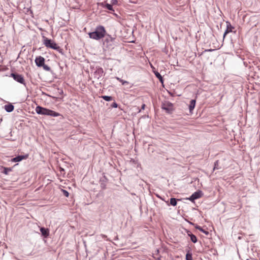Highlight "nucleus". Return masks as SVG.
<instances>
[{
    "instance_id": "nucleus-1",
    "label": "nucleus",
    "mask_w": 260,
    "mask_h": 260,
    "mask_svg": "<svg viewBox=\"0 0 260 260\" xmlns=\"http://www.w3.org/2000/svg\"><path fill=\"white\" fill-rule=\"evenodd\" d=\"M106 34L105 27L103 25H99L95 27L94 31L89 32L88 35L90 39L100 40L104 38Z\"/></svg>"
},
{
    "instance_id": "nucleus-2",
    "label": "nucleus",
    "mask_w": 260,
    "mask_h": 260,
    "mask_svg": "<svg viewBox=\"0 0 260 260\" xmlns=\"http://www.w3.org/2000/svg\"><path fill=\"white\" fill-rule=\"evenodd\" d=\"M116 35H114L113 36L106 34L103 40V46L104 50H111L114 49L115 46V40Z\"/></svg>"
},
{
    "instance_id": "nucleus-3",
    "label": "nucleus",
    "mask_w": 260,
    "mask_h": 260,
    "mask_svg": "<svg viewBox=\"0 0 260 260\" xmlns=\"http://www.w3.org/2000/svg\"><path fill=\"white\" fill-rule=\"evenodd\" d=\"M35 110L36 113L40 115H47L52 117H57L60 115L58 112L42 107L40 106H37Z\"/></svg>"
},
{
    "instance_id": "nucleus-4",
    "label": "nucleus",
    "mask_w": 260,
    "mask_h": 260,
    "mask_svg": "<svg viewBox=\"0 0 260 260\" xmlns=\"http://www.w3.org/2000/svg\"><path fill=\"white\" fill-rule=\"evenodd\" d=\"M43 38V44L45 45V46L47 48H49L57 51H59L61 50L59 46L57 45L56 43H55L51 39H49L44 36Z\"/></svg>"
},
{
    "instance_id": "nucleus-5",
    "label": "nucleus",
    "mask_w": 260,
    "mask_h": 260,
    "mask_svg": "<svg viewBox=\"0 0 260 260\" xmlns=\"http://www.w3.org/2000/svg\"><path fill=\"white\" fill-rule=\"evenodd\" d=\"M161 107L168 114L172 113L174 111L173 104L169 101H165L162 103Z\"/></svg>"
},
{
    "instance_id": "nucleus-6",
    "label": "nucleus",
    "mask_w": 260,
    "mask_h": 260,
    "mask_svg": "<svg viewBox=\"0 0 260 260\" xmlns=\"http://www.w3.org/2000/svg\"><path fill=\"white\" fill-rule=\"evenodd\" d=\"M10 77H12L17 82L24 85L25 86H26L24 77L22 75L17 73H12L11 74Z\"/></svg>"
},
{
    "instance_id": "nucleus-7",
    "label": "nucleus",
    "mask_w": 260,
    "mask_h": 260,
    "mask_svg": "<svg viewBox=\"0 0 260 260\" xmlns=\"http://www.w3.org/2000/svg\"><path fill=\"white\" fill-rule=\"evenodd\" d=\"M45 58L41 56H37L35 59V63L38 67H41L45 63Z\"/></svg>"
},
{
    "instance_id": "nucleus-8",
    "label": "nucleus",
    "mask_w": 260,
    "mask_h": 260,
    "mask_svg": "<svg viewBox=\"0 0 260 260\" xmlns=\"http://www.w3.org/2000/svg\"><path fill=\"white\" fill-rule=\"evenodd\" d=\"M40 232L42 236L45 238H47L49 235V230L47 228L41 227L40 228Z\"/></svg>"
},
{
    "instance_id": "nucleus-9",
    "label": "nucleus",
    "mask_w": 260,
    "mask_h": 260,
    "mask_svg": "<svg viewBox=\"0 0 260 260\" xmlns=\"http://www.w3.org/2000/svg\"><path fill=\"white\" fill-rule=\"evenodd\" d=\"M27 156L28 155H18L14 158H13L11 160L13 162H18V161H20L24 159H26L27 158Z\"/></svg>"
},
{
    "instance_id": "nucleus-10",
    "label": "nucleus",
    "mask_w": 260,
    "mask_h": 260,
    "mask_svg": "<svg viewBox=\"0 0 260 260\" xmlns=\"http://www.w3.org/2000/svg\"><path fill=\"white\" fill-rule=\"evenodd\" d=\"M227 26H226V29L225 31V32L223 34V39L225 38V36L229 33L230 32H232L233 31V29H234V27L231 25L230 23L227 22Z\"/></svg>"
},
{
    "instance_id": "nucleus-11",
    "label": "nucleus",
    "mask_w": 260,
    "mask_h": 260,
    "mask_svg": "<svg viewBox=\"0 0 260 260\" xmlns=\"http://www.w3.org/2000/svg\"><path fill=\"white\" fill-rule=\"evenodd\" d=\"M186 233L187 234V235L190 237V240L193 243H196L198 241V239L197 238V237L193 235V234H192V233L188 231V230H186Z\"/></svg>"
},
{
    "instance_id": "nucleus-12",
    "label": "nucleus",
    "mask_w": 260,
    "mask_h": 260,
    "mask_svg": "<svg viewBox=\"0 0 260 260\" xmlns=\"http://www.w3.org/2000/svg\"><path fill=\"white\" fill-rule=\"evenodd\" d=\"M203 194H204L201 190H198V191L193 193L191 195L192 196V198H194V200H197L201 198Z\"/></svg>"
},
{
    "instance_id": "nucleus-13",
    "label": "nucleus",
    "mask_w": 260,
    "mask_h": 260,
    "mask_svg": "<svg viewBox=\"0 0 260 260\" xmlns=\"http://www.w3.org/2000/svg\"><path fill=\"white\" fill-rule=\"evenodd\" d=\"M196 99L191 100L190 101V103H189V107H188L190 112H191L193 111V110L194 109L195 106H196Z\"/></svg>"
},
{
    "instance_id": "nucleus-14",
    "label": "nucleus",
    "mask_w": 260,
    "mask_h": 260,
    "mask_svg": "<svg viewBox=\"0 0 260 260\" xmlns=\"http://www.w3.org/2000/svg\"><path fill=\"white\" fill-rule=\"evenodd\" d=\"M4 108L7 112H11L14 110V106L12 104H9L5 105Z\"/></svg>"
},
{
    "instance_id": "nucleus-15",
    "label": "nucleus",
    "mask_w": 260,
    "mask_h": 260,
    "mask_svg": "<svg viewBox=\"0 0 260 260\" xmlns=\"http://www.w3.org/2000/svg\"><path fill=\"white\" fill-rule=\"evenodd\" d=\"M186 251L187 252L186 255H185V259L186 260H193L192 259V253L190 252V250L189 249H186Z\"/></svg>"
},
{
    "instance_id": "nucleus-16",
    "label": "nucleus",
    "mask_w": 260,
    "mask_h": 260,
    "mask_svg": "<svg viewBox=\"0 0 260 260\" xmlns=\"http://www.w3.org/2000/svg\"><path fill=\"white\" fill-rule=\"evenodd\" d=\"M221 166L220 165V161L219 160H216L214 163V166L213 168V171H215L216 170H221L222 169Z\"/></svg>"
},
{
    "instance_id": "nucleus-17",
    "label": "nucleus",
    "mask_w": 260,
    "mask_h": 260,
    "mask_svg": "<svg viewBox=\"0 0 260 260\" xmlns=\"http://www.w3.org/2000/svg\"><path fill=\"white\" fill-rule=\"evenodd\" d=\"M103 7H105L106 9L110 10V11H113L114 10L113 9L112 5L108 3H106V4H104V3H102L101 4Z\"/></svg>"
},
{
    "instance_id": "nucleus-18",
    "label": "nucleus",
    "mask_w": 260,
    "mask_h": 260,
    "mask_svg": "<svg viewBox=\"0 0 260 260\" xmlns=\"http://www.w3.org/2000/svg\"><path fill=\"white\" fill-rule=\"evenodd\" d=\"M3 170L1 171L2 173H4L6 175L8 174L9 172L12 171V169L11 168H6L2 167Z\"/></svg>"
},
{
    "instance_id": "nucleus-19",
    "label": "nucleus",
    "mask_w": 260,
    "mask_h": 260,
    "mask_svg": "<svg viewBox=\"0 0 260 260\" xmlns=\"http://www.w3.org/2000/svg\"><path fill=\"white\" fill-rule=\"evenodd\" d=\"M196 228L198 230H199L200 231L202 232L204 234H205L206 235H208L209 234V232L207 231H206L204 230L202 227H201L199 225H197L196 226Z\"/></svg>"
},
{
    "instance_id": "nucleus-20",
    "label": "nucleus",
    "mask_w": 260,
    "mask_h": 260,
    "mask_svg": "<svg viewBox=\"0 0 260 260\" xmlns=\"http://www.w3.org/2000/svg\"><path fill=\"white\" fill-rule=\"evenodd\" d=\"M177 199L174 198H172L170 199V205L173 206H175L177 204Z\"/></svg>"
},
{
    "instance_id": "nucleus-21",
    "label": "nucleus",
    "mask_w": 260,
    "mask_h": 260,
    "mask_svg": "<svg viewBox=\"0 0 260 260\" xmlns=\"http://www.w3.org/2000/svg\"><path fill=\"white\" fill-rule=\"evenodd\" d=\"M101 98L105 100L106 101H111L112 100L113 98L111 96H108V95H102Z\"/></svg>"
},
{
    "instance_id": "nucleus-22",
    "label": "nucleus",
    "mask_w": 260,
    "mask_h": 260,
    "mask_svg": "<svg viewBox=\"0 0 260 260\" xmlns=\"http://www.w3.org/2000/svg\"><path fill=\"white\" fill-rule=\"evenodd\" d=\"M107 180H100V182H101V185L103 189H105L106 188V182Z\"/></svg>"
},
{
    "instance_id": "nucleus-23",
    "label": "nucleus",
    "mask_w": 260,
    "mask_h": 260,
    "mask_svg": "<svg viewBox=\"0 0 260 260\" xmlns=\"http://www.w3.org/2000/svg\"><path fill=\"white\" fill-rule=\"evenodd\" d=\"M116 79L120 82L122 85L128 84L129 83L128 81L123 80L119 77H116Z\"/></svg>"
},
{
    "instance_id": "nucleus-24",
    "label": "nucleus",
    "mask_w": 260,
    "mask_h": 260,
    "mask_svg": "<svg viewBox=\"0 0 260 260\" xmlns=\"http://www.w3.org/2000/svg\"><path fill=\"white\" fill-rule=\"evenodd\" d=\"M41 67H43V69L45 71H49V72L51 71V68L47 65L45 64V63Z\"/></svg>"
},
{
    "instance_id": "nucleus-25",
    "label": "nucleus",
    "mask_w": 260,
    "mask_h": 260,
    "mask_svg": "<svg viewBox=\"0 0 260 260\" xmlns=\"http://www.w3.org/2000/svg\"><path fill=\"white\" fill-rule=\"evenodd\" d=\"M61 191L63 193V194L66 197H68L69 196V193L68 191L64 190V189H61Z\"/></svg>"
},
{
    "instance_id": "nucleus-26",
    "label": "nucleus",
    "mask_w": 260,
    "mask_h": 260,
    "mask_svg": "<svg viewBox=\"0 0 260 260\" xmlns=\"http://www.w3.org/2000/svg\"><path fill=\"white\" fill-rule=\"evenodd\" d=\"M155 76L156 77V78H157L158 79V78H161V75H160V74L157 71H153Z\"/></svg>"
},
{
    "instance_id": "nucleus-27",
    "label": "nucleus",
    "mask_w": 260,
    "mask_h": 260,
    "mask_svg": "<svg viewBox=\"0 0 260 260\" xmlns=\"http://www.w3.org/2000/svg\"><path fill=\"white\" fill-rule=\"evenodd\" d=\"M111 107L113 108H117L118 107V104L116 102H114L112 104Z\"/></svg>"
},
{
    "instance_id": "nucleus-28",
    "label": "nucleus",
    "mask_w": 260,
    "mask_h": 260,
    "mask_svg": "<svg viewBox=\"0 0 260 260\" xmlns=\"http://www.w3.org/2000/svg\"><path fill=\"white\" fill-rule=\"evenodd\" d=\"M187 200H189V201H191L192 202H194V198H192V196L191 195L189 198H187Z\"/></svg>"
},
{
    "instance_id": "nucleus-29",
    "label": "nucleus",
    "mask_w": 260,
    "mask_h": 260,
    "mask_svg": "<svg viewBox=\"0 0 260 260\" xmlns=\"http://www.w3.org/2000/svg\"><path fill=\"white\" fill-rule=\"evenodd\" d=\"M118 3V1L117 0H112V5H116Z\"/></svg>"
},
{
    "instance_id": "nucleus-30",
    "label": "nucleus",
    "mask_w": 260,
    "mask_h": 260,
    "mask_svg": "<svg viewBox=\"0 0 260 260\" xmlns=\"http://www.w3.org/2000/svg\"><path fill=\"white\" fill-rule=\"evenodd\" d=\"M98 72H99V73H103V69L102 68L99 69L98 70Z\"/></svg>"
},
{
    "instance_id": "nucleus-31",
    "label": "nucleus",
    "mask_w": 260,
    "mask_h": 260,
    "mask_svg": "<svg viewBox=\"0 0 260 260\" xmlns=\"http://www.w3.org/2000/svg\"><path fill=\"white\" fill-rule=\"evenodd\" d=\"M64 174H65V173H64V172H60V175H59V176H60V177H61V176H62V177H65V176H64Z\"/></svg>"
},
{
    "instance_id": "nucleus-32",
    "label": "nucleus",
    "mask_w": 260,
    "mask_h": 260,
    "mask_svg": "<svg viewBox=\"0 0 260 260\" xmlns=\"http://www.w3.org/2000/svg\"><path fill=\"white\" fill-rule=\"evenodd\" d=\"M159 81L161 83H163L164 82V79H163V78L161 76V78H158Z\"/></svg>"
},
{
    "instance_id": "nucleus-33",
    "label": "nucleus",
    "mask_w": 260,
    "mask_h": 260,
    "mask_svg": "<svg viewBox=\"0 0 260 260\" xmlns=\"http://www.w3.org/2000/svg\"><path fill=\"white\" fill-rule=\"evenodd\" d=\"M145 104H143L142 105V107H141V110H144L145 109Z\"/></svg>"
},
{
    "instance_id": "nucleus-34",
    "label": "nucleus",
    "mask_w": 260,
    "mask_h": 260,
    "mask_svg": "<svg viewBox=\"0 0 260 260\" xmlns=\"http://www.w3.org/2000/svg\"><path fill=\"white\" fill-rule=\"evenodd\" d=\"M195 180V184H196L197 183H198V184H199L200 180H199V179H198V180Z\"/></svg>"
},
{
    "instance_id": "nucleus-35",
    "label": "nucleus",
    "mask_w": 260,
    "mask_h": 260,
    "mask_svg": "<svg viewBox=\"0 0 260 260\" xmlns=\"http://www.w3.org/2000/svg\"><path fill=\"white\" fill-rule=\"evenodd\" d=\"M60 172H64V169H63L62 168H60Z\"/></svg>"
},
{
    "instance_id": "nucleus-36",
    "label": "nucleus",
    "mask_w": 260,
    "mask_h": 260,
    "mask_svg": "<svg viewBox=\"0 0 260 260\" xmlns=\"http://www.w3.org/2000/svg\"><path fill=\"white\" fill-rule=\"evenodd\" d=\"M156 196L159 199H161V198L157 194H156Z\"/></svg>"
},
{
    "instance_id": "nucleus-37",
    "label": "nucleus",
    "mask_w": 260,
    "mask_h": 260,
    "mask_svg": "<svg viewBox=\"0 0 260 260\" xmlns=\"http://www.w3.org/2000/svg\"><path fill=\"white\" fill-rule=\"evenodd\" d=\"M212 50V49H209V50H206L205 51H211Z\"/></svg>"
}]
</instances>
